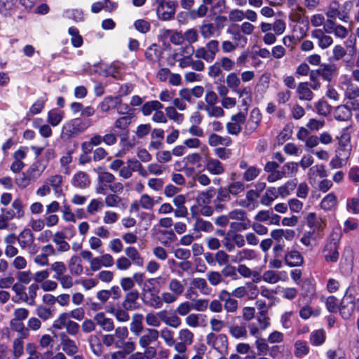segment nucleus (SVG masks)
Returning <instances> with one entry per match:
<instances>
[{"label": "nucleus", "instance_id": "10", "mask_svg": "<svg viewBox=\"0 0 359 359\" xmlns=\"http://www.w3.org/2000/svg\"><path fill=\"white\" fill-rule=\"evenodd\" d=\"M140 297V293L137 290H133L127 292L124 297L121 306L123 308L135 311L140 307V304L138 302Z\"/></svg>", "mask_w": 359, "mask_h": 359}, {"label": "nucleus", "instance_id": "1", "mask_svg": "<svg viewBox=\"0 0 359 359\" xmlns=\"http://www.w3.org/2000/svg\"><path fill=\"white\" fill-rule=\"evenodd\" d=\"M340 236L337 234H333L325 245L322 254L324 259L327 263H335L337 262L339 252V247Z\"/></svg>", "mask_w": 359, "mask_h": 359}, {"label": "nucleus", "instance_id": "17", "mask_svg": "<svg viewBox=\"0 0 359 359\" xmlns=\"http://www.w3.org/2000/svg\"><path fill=\"white\" fill-rule=\"evenodd\" d=\"M285 264L290 267L300 266L304 264V258L297 250L287 251L284 257Z\"/></svg>", "mask_w": 359, "mask_h": 359}, {"label": "nucleus", "instance_id": "16", "mask_svg": "<svg viewBox=\"0 0 359 359\" xmlns=\"http://www.w3.org/2000/svg\"><path fill=\"white\" fill-rule=\"evenodd\" d=\"M46 168L47 162H43V159H39L29 167L27 172L29 174V177L33 179V181H35L41 177Z\"/></svg>", "mask_w": 359, "mask_h": 359}, {"label": "nucleus", "instance_id": "47", "mask_svg": "<svg viewBox=\"0 0 359 359\" xmlns=\"http://www.w3.org/2000/svg\"><path fill=\"white\" fill-rule=\"evenodd\" d=\"M159 337H161L168 346L170 347L175 344L174 332L167 327L162 328L160 331L158 330Z\"/></svg>", "mask_w": 359, "mask_h": 359}, {"label": "nucleus", "instance_id": "3", "mask_svg": "<svg viewBox=\"0 0 359 359\" xmlns=\"http://www.w3.org/2000/svg\"><path fill=\"white\" fill-rule=\"evenodd\" d=\"M206 344L219 353L221 355H224L228 352V338L224 334H215L210 332L206 335Z\"/></svg>", "mask_w": 359, "mask_h": 359}, {"label": "nucleus", "instance_id": "12", "mask_svg": "<svg viewBox=\"0 0 359 359\" xmlns=\"http://www.w3.org/2000/svg\"><path fill=\"white\" fill-rule=\"evenodd\" d=\"M312 90L309 82H300L296 89L298 99L301 101L311 102L314 97Z\"/></svg>", "mask_w": 359, "mask_h": 359}, {"label": "nucleus", "instance_id": "11", "mask_svg": "<svg viewBox=\"0 0 359 359\" xmlns=\"http://www.w3.org/2000/svg\"><path fill=\"white\" fill-rule=\"evenodd\" d=\"M325 33L320 29H313L311 32V36L317 41L318 46L322 49L329 48L333 43L332 38Z\"/></svg>", "mask_w": 359, "mask_h": 359}, {"label": "nucleus", "instance_id": "8", "mask_svg": "<svg viewBox=\"0 0 359 359\" xmlns=\"http://www.w3.org/2000/svg\"><path fill=\"white\" fill-rule=\"evenodd\" d=\"M143 300L146 305L155 309H159L161 308V297L157 292L151 290L150 287H143Z\"/></svg>", "mask_w": 359, "mask_h": 359}, {"label": "nucleus", "instance_id": "2", "mask_svg": "<svg viewBox=\"0 0 359 359\" xmlns=\"http://www.w3.org/2000/svg\"><path fill=\"white\" fill-rule=\"evenodd\" d=\"M158 330L154 328H147L143 334H140L138 338V344L144 351L152 350L151 355L156 358L157 355V350L155 347L151 346V344L158 341Z\"/></svg>", "mask_w": 359, "mask_h": 359}, {"label": "nucleus", "instance_id": "61", "mask_svg": "<svg viewBox=\"0 0 359 359\" xmlns=\"http://www.w3.org/2000/svg\"><path fill=\"white\" fill-rule=\"evenodd\" d=\"M179 339L180 341L187 344L188 346L192 344L194 342V334L187 328L181 329L179 331Z\"/></svg>", "mask_w": 359, "mask_h": 359}, {"label": "nucleus", "instance_id": "37", "mask_svg": "<svg viewBox=\"0 0 359 359\" xmlns=\"http://www.w3.org/2000/svg\"><path fill=\"white\" fill-rule=\"evenodd\" d=\"M337 205V197L334 193H330L326 195L321 201L320 206L321 209L329 211L336 207Z\"/></svg>", "mask_w": 359, "mask_h": 359}, {"label": "nucleus", "instance_id": "35", "mask_svg": "<svg viewBox=\"0 0 359 359\" xmlns=\"http://www.w3.org/2000/svg\"><path fill=\"white\" fill-rule=\"evenodd\" d=\"M9 325L13 331L18 332L20 339H26L29 336V330L22 321L12 320L9 322Z\"/></svg>", "mask_w": 359, "mask_h": 359}, {"label": "nucleus", "instance_id": "27", "mask_svg": "<svg viewBox=\"0 0 359 359\" xmlns=\"http://www.w3.org/2000/svg\"><path fill=\"white\" fill-rule=\"evenodd\" d=\"M327 176V172L323 165H316L309 168L307 177L310 183L315 182L318 177L324 178Z\"/></svg>", "mask_w": 359, "mask_h": 359}, {"label": "nucleus", "instance_id": "56", "mask_svg": "<svg viewBox=\"0 0 359 359\" xmlns=\"http://www.w3.org/2000/svg\"><path fill=\"white\" fill-rule=\"evenodd\" d=\"M133 118V116L131 115L121 116L114 122V128L121 130H126L131 123Z\"/></svg>", "mask_w": 359, "mask_h": 359}, {"label": "nucleus", "instance_id": "36", "mask_svg": "<svg viewBox=\"0 0 359 359\" xmlns=\"http://www.w3.org/2000/svg\"><path fill=\"white\" fill-rule=\"evenodd\" d=\"M168 290L180 297L185 290V286L182 282L177 278L170 279L168 285Z\"/></svg>", "mask_w": 359, "mask_h": 359}, {"label": "nucleus", "instance_id": "57", "mask_svg": "<svg viewBox=\"0 0 359 359\" xmlns=\"http://www.w3.org/2000/svg\"><path fill=\"white\" fill-rule=\"evenodd\" d=\"M31 181H33V179L29 177V174L27 172H22L15 178V182L17 184V186L20 189H23L27 187Z\"/></svg>", "mask_w": 359, "mask_h": 359}, {"label": "nucleus", "instance_id": "49", "mask_svg": "<svg viewBox=\"0 0 359 359\" xmlns=\"http://www.w3.org/2000/svg\"><path fill=\"white\" fill-rule=\"evenodd\" d=\"M231 196H236L244 192L245 189V185L243 182L235 181L229 183L226 187Z\"/></svg>", "mask_w": 359, "mask_h": 359}, {"label": "nucleus", "instance_id": "59", "mask_svg": "<svg viewBox=\"0 0 359 359\" xmlns=\"http://www.w3.org/2000/svg\"><path fill=\"white\" fill-rule=\"evenodd\" d=\"M226 83L233 92L237 91L241 85V80L236 73H230L226 78Z\"/></svg>", "mask_w": 359, "mask_h": 359}, {"label": "nucleus", "instance_id": "4", "mask_svg": "<svg viewBox=\"0 0 359 359\" xmlns=\"http://www.w3.org/2000/svg\"><path fill=\"white\" fill-rule=\"evenodd\" d=\"M222 244L229 252L234 251L236 247L243 248L245 245V236L236 232L229 231L224 237Z\"/></svg>", "mask_w": 359, "mask_h": 359}, {"label": "nucleus", "instance_id": "53", "mask_svg": "<svg viewBox=\"0 0 359 359\" xmlns=\"http://www.w3.org/2000/svg\"><path fill=\"white\" fill-rule=\"evenodd\" d=\"M36 313L40 319L46 321L53 318L54 311L43 305H39L36 309Z\"/></svg>", "mask_w": 359, "mask_h": 359}, {"label": "nucleus", "instance_id": "7", "mask_svg": "<svg viewBox=\"0 0 359 359\" xmlns=\"http://www.w3.org/2000/svg\"><path fill=\"white\" fill-rule=\"evenodd\" d=\"M246 120V114L244 112H239L231 116V121L226 123V130L229 134L238 135L242 130V124Z\"/></svg>", "mask_w": 359, "mask_h": 359}, {"label": "nucleus", "instance_id": "58", "mask_svg": "<svg viewBox=\"0 0 359 359\" xmlns=\"http://www.w3.org/2000/svg\"><path fill=\"white\" fill-rule=\"evenodd\" d=\"M72 161V152L68 151L64 156H62L60 162L61 164V170L64 174L69 175L71 172V169L69 168V164Z\"/></svg>", "mask_w": 359, "mask_h": 359}, {"label": "nucleus", "instance_id": "18", "mask_svg": "<svg viewBox=\"0 0 359 359\" xmlns=\"http://www.w3.org/2000/svg\"><path fill=\"white\" fill-rule=\"evenodd\" d=\"M241 100V105L247 111L252 102V90L248 86H242L235 91Z\"/></svg>", "mask_w": 359, "mask_h": 359}, {"label": "nucleus", "instance_id": "28", "mask_svg": "<svg viewBox=\"0 0 359 359\" xmlns=\"http://www.w3.org/2000/svg\"><path fill=\"white\" fill-rule=\"evenodd\" d=\"M208 142L210 147H217L219 145L229 147L231 144L232 140L228 136L222 137L215 133H212L208 136Z\"/></svg>", "mask_w": 359, "mask_h": 359}, {"label": "nucleus", "instance_id": "9", "mask_svg": "<svg viewBox=\"0 0 359 359\" xmlns=\"http://www.w3.org/2000/svg\"><path fill=\"white\" fill-rule=\"evenodd\" d=\"M17 241L22 250L34 248V235L30 229H23L17 237Z\"/></svg>", "mask_w": 359, "mask_h": 359}, {"label": "nucleus", "instance_id": "5", "mask_svg": "<svg viewBox=\"0 0 359 359\" xmlns=\"http://www.w3.org/2000/svg\"><path fill=\"white\" fill-rule=\"evenodd\" d=\"M258 255L255 250L250 248H241L235 254L230 256V260L234 264H241L245 262H251L257 259Z\"/></svg>", "mask_w": 359, "mask_h": 359}, {"label": "nucleus", "instance_id": "6", "mask_svg": "<svg viewBox=\"0 0 359 359\" xmlns=\"http://www.w3.org/2000/svg\"><path fill=\"white\" fill-rule=\"evenodd\" d=\"M205 169L212 175H222L225 172V167L217 158L206 154L204 160Z\"/></svg>", "mask_w": 359, "mask_h": 359}, {"label": "nucleus", "instance_id": "51", "mask_svg": "<svg viewBox=\"0 0 359 359\" xmlns=\"http://www.w3.org/2000/svg\"><path fill=\"white\" fill-rule=\"evenodd\" d=\"M262 278L264 282L270 284H276L280 280H283L280 276V273L273 270L265 271Z\"/></svg>", "mask_w": 359, "mask_h": 359}, {"label": "nucleus", "instance_id": "31", "mask_svg": "<svg viewBox=\"0 0 359 359\" xmlns=\"http://www.w3.org/2000/svg\"><path fill=\"white\" fill-rule=\"evenodd\" d=\"M229 217L231 219L242 221V229L245 230L250 226V222L247 218L246 212L241 209H236L229 213Z\"/></svg>", "mask_w": 359, "mask_h": 359}, {"label": "nucleus", "instance_id": "32", "mask_svg": "<svg viewBox=\"0 0 359 359\" xmlns=\"http://www.w3.org/2000/svg\"><path fill=\"white\" fill-rule=\"evenodd\" d=\"M66 236L62 231H57L53 234V241L58 245L57 251L60 252L69 250L70 245L65 241Z\"/></svg>", "mask_w": 359, "mask_h": 359}, {"label": "nucleus", "instance_id": "54", "mask_svg": "<svg viewBox=\"0 0 359 359\" xmlns=\"http://www.w3.org/2000/svg\"><path fill=\"white\" fill-rule=\"evenodd\" d=\"M204 110L209 117L221 118L224 116V111L221 107L212 105L204 106Z\"/></svg>", "mask_w": 359, "mask_h": 359}, {"label": "nucleus", "instance_id": "43", "mask_svg": "<svg viewBox=\"0 0 359 359\" xmlns=\"http://www.w3.org/2000/svg\"><path fill=\"white\" fill-rule=\"evenodd\" d=\"M334 116L338 121H348L351 117V111L346 105H339L335 109Z\"/></svg>", "mask_w": 359, "mask_h": 359}, {"label": "nucleus", "instance_id": "41", "mask_svg": "<svg viewBox=\"0 0 359 359\" xmlns=\"http://www.w3.org/2000/svg\"><path fill=\"white\" fill-rule=\"evenodd\" d=\"M163 104L158 100H152L145 102L142 107V113L144 116H149L153 111L162 109Z\"/></svg>", "mask_w": 359, "mask_h": 359}, {"label": "nucleus", "instance_id": "23", "mask_svg": "<svg viewBox=\"0 0 359 359\" xmlns=\"http://www.w3.org/2000/svg\"><path fill=\"white\" fill-rule=\"evenodd\" d=\"M231 194L226 187H220L217 192V196L213 201L214 206L216 210L224 208L222 203H226L231 201Z\"/></svg>", "mask_w": 359, "mask_h": 359}, {"label": "nucleus", "instance_id": "13", "mask_svg": "<svg viewBox=\"0 0 359 359\" xmlns=\"http://www.w3.org/2000/svg\"><path fill=\"white\" fill-rule=\"evenodd\" d=\"M93 320L95 321L96 325L100 326L104 332H109L114 330L115 325L114 320L107 317L104 312L96 313Z\"/></svg>", "mask_w": 359, "mask_h": 359}, {"label": "nucleus", "instance_id": "33", "mask_svg": "<svg viewBox=\"0 0 359 359\" xmlns=\"http://www.w3.org/2000/svg\"><path fill=\"white\" fill-rule=\"evenodd\" d=\"M88 342L92 353L95 355L100 356L102 355L103 352V345L97 335H90L88 338Z\"/></svg>", "mask_w": 359, "mask_h": 359}, {"label": "nucleus", "instance_id": "60", "mask_svg": "<svg viewBox=\"0 0 359 359\" xmlns=\"http://www.w3.org/2000/svg\"><path fill=\"white\" fill-rule=\"evenodd\" d=\"M63 118V112L53 109L48 113V122L52 126H57Z\"/></svg>", "mask_w": 359, "mask_h": 359}, {"label": "nucleus", "instance_id": "55", "mask_svg": "<svg viewBox=\"0 0 359 359\" xmlns=\"http://www.w3.org/2000/svg\"><path fill=\"white\" fill-rule=\"evenodd\" d=\"M325 15L328 18L331 19H335L337 17H339L341 13L339 11V1L336 0L332 1L328 6Z\"/></svg>", "mask_w": 359, "mask_h": 359}, {"label": "nucleus", "instance_id": "29", "mask_svg": "<svg viewBox=\"0 0 359 359\" xmlns=\"http://www.w3.org/2000/svg\"><path fill=\"white\" fill-rule=\"evenodd\" d=\"M126 256L131 261L133 264L138 266H143L144 259L140 254L139 251L133 246L127 247L125 249Z\"/></svg>", "mask_w": 359, "mask_h": 359}, {"label": "nucleus", "instance_id": "15", "mask_svg": "<svg viewBox=\"0 0 359 359\" xmlns=\"http://www.w3.org/2000/svg\"><path fill=\"white\" fill-rule=\"evenodd\" d=\"M316 70L317 74H318L323 79L330 82L333 77L337 75L338 69L334 64H323L321 65L320 68Z\"/></svg>", "mask_w": 359, "mask_h": 359}, {"label": "nucleus", "instance_id": "63", "mask_svg": "<svg viewBox=\"0 0 359 359\" xmlns=\"http://www.w3.org/2000/svg\"><path fill=\"white\" fill-rule=\"evenodd\" d=\"M294 348V355L299 358L307 355L309 352V348L306 342L302 340H298L295 342Z\"/></svg>", "mask_w": 359, "mask_h": 359}, {"label": "nucleus", "instance_id": "52", "mask_svg": "<svg viewBox=\"0 0 359 359\" xmlns=\"http://www.w3.org/2000/svg\"><path fill=\"white\" fill-rule=\"evenodd\" d=\"M229 333L231 337L236 339L246 338L248 335L246 327L243 325L231 326Z\"/></svg>", "mask_w": 359, "mask_h": 359}, {"label": "nucleus", "instance_id": "14", "mask_svg": "<svg viewBox=\"0 0 359 359\" xmlns=\"http://www.w3.org/2000/svg\"><path fill=\"white\" fill-rule=\"evenodd\" d=\"M175 11V4L172 1H167L165 4L158 5L156 13L160 19L168 20L174 16Z\"/></svg>", "mask_w": 359, "mask_h": 359}, {"label": "nucleus", "instance_id": "64", "mask_svg": "<svg viewBox=\"0 0 359 359\" xmlns=\"http://www.w3.org/2000/svg\"><path fill=\"white\" fill-rule=\"evenodd\" d=\"M103 207V203L98 198L92 199L86 207L87 212L90 215H94L99 212Z\"/></svg>", "mask_w": 359, "mask_h": 359}, {"label": "nucleus", "instance_id": "42", "mask_svg": "<svg viewBox=\"0 0 359 359\" xmlns=\"http://www.w3.org/2000/svg\"><path fill=\"white\" fill-rule=\"evenodd\" d=\"M344 85L346 87L344 92V95L346 98L353 100L359 97V87L357 85L350 80L344 82Z\"/></svg>", "mask_w": 359, "mask_h": 359}, {"label": "nucleus", "instance_id": "24", "mask_svg": "<svg viewBox=\"0 0 359 359\" xmlns=\"http://www.w3.org/2000/svg\"><path fill=\"white\" fill-rule=\"evenodd\" d=\"M306 221L307 225L313 229L312 231L323 229L326 225L325 222L320 217L317 216L315 212L308 213L306 217Z\"/></svg>", "mask_w": 359, "mask_h": 359}, {"label": "nucleus", "instance_id": "22", "mask_svg": "<svg viewBox=\"0 0 359 359\" xmlns=\"http://www.w3.org/2000/svg\"><path fill=\"white\" fill-rule=\"evenodd\" d=\"M46 182L50 186L56 195L57 197L62 194V185L63 183V177L61 175H53L48 177L46 180Z\"/></svg>", "mask_w": 359, "mask_h": 359}, {"label": "nucleus", "instance_id": "21", "mask_svg": "<svg viewBox=\"0 0 359 359\" xmlns=\"http://www.w3.org/2000/svg\"><path fill=\"white\" fill-rule=\"evenodd\" d=\"M122 100L120 96H108L103 99L99 104V108L102 112H107L111 109L116 108L121 104Z\"/></svg>", "mask_w": 359, "mask_h": 359}, {"label": "nucleus", "instance_id": "20", "mask_svg": "<svg viewBox=\"0 0 359 359\" xmlns=\"http://www.w3.org/2000/svg\"><path fill=\"white\" fill-rule=\"evenodd\" d=\"M144 316L141 313H135L132 316L129 327L130 332L135 337H139L144 330Z\"/></svg>", "mask_w": 359, "mask_h": 359}, {"label": "nucleus", "instance_id": "44", "mask_svg": "<svg viewBox=\"0 0 359 359\" xmlns=\"http://www.w3.org/2000/svg\"><path fill=\"white\" fill-rule=\"evenodd\" d=\"M326 334L323 330H316L311 332L310 335V343L315 346H320L325 341Z\"/></svg>", "mask_w": 359, "mask_h": 359}, {"label": "nucleus", "instance_id": "45", "mask_svg": "<svg viewBox=\"0 0 359 359\" xmlns=\"http://www.w3.org/2000/svg\"><path fill=\"white\" fill-rule=\"evenodd\" d=\"M70 320L71 319L67 312L61 313L53 321L52 327L55 330H60L65 328Z\"/></svg>", "mask_w": 359, "mask_h": 359}, {"label": "nucleus", "instance_id": "39", "mask_svg": "<svg viewBox=\"0 0 359 359\" xmlns=\"http://www.w3.org/2000/svg\"><path fill=\"white\" fill-rule=\"evenodd\" d=\"M278 191L275 187H269L266 189L265 194L262 196L260 203L263 205L269 206L273 201L278 198Z\"/></svg>", "mask_w": 359, "mask_h": 359}, {"label": "nucleus", "instance_id": "46", "mask_svg": "<svg viewBox=\"0 0 359 359\" xmlns=\"http://www.w3.org/2000/svg\"><path fill=\"white\" fill-rule=\"evenodd\" d=\"M128 311L123 307L118 309L111 308L109 313L112 314L118 322L126 323L130 320Z\"/></svg>", "mask_w": 359, "mask_h": 359}, {"label": "nucleus", "instance_id": "30", "mask_svg": "<svg viewBox=\"0 0 359 359\" xmlns=\"http://www.w3.org/2000/svg\"><path fill=\"white\" fill-rule=\"evenodd\" d=\"M261 119L262 115L259 110L257 108L253 109L250 112V116L246 124L245 130L250 133L253 132L259 126Z\"/></svg>", "mask_w": 359, "mask_h": 359}, {"label": "nucleus", "instance_id": "19", "mask_svg": "<svg viewBox=\"0 0 359 359\" xmlns=\"http://www.w3.org/2000/svg\"><path fill=\"white\" fill-rule=\"evenodd\" d=\"M60 344L62 351L69 355H73L79 351L75 341L71 339L66 334L63 333L60 335Z\"/></svg>", "mask_w": 359, "mask_h": 359}, {"label": "nucleus", "instance_id": "38", "mask_svg": "<svg viewBox=\"0 0 359 359\" xmlns=\"http://www.w3.org/2000/svg\"><path fill=\"white\" fill-rule=\"evenodd\" d=\"M129 334L128 327L126 326H119L114 327V333L113 334L116 341V348H121V344L128 338Z\"/></svg>", "mask_w": 359, "mask_h": 359}, {"label": "nucleus", "instance_id": "34", "mask_svg": "<svg viewBox=\"0 0 359 359\" xmlns=\"http://www.w3.org/2000/svg\"><path fill=\"white\" fill-rule=\"evenodd\" d=\"M191 285L194 289H197L203 295H209L211 288L208 286L205 279L203 278H194L191 281Z\"/></svg>", "mask_w": 359, "mask_h": 359}, {"label": "nucleus", "instance_id": "50", "mask_svg": "<svg viewBox=\"0 0 359 359\" xmlns=\"http://www.w3.org/2000/svg\"><path fill=\"white\" fill-rule=\"evenodd\" d=\"M139 204L142 206V209L151 210L156 205L154 198L147 194H144L139 198Z\"/></svg>", "mask_w": 359, "mask_h": 359}, {"label": "nucleus", "instance_id": "62", "mask_svg": "<svg viewBox=\"0 0 359 359\" xmlns=\"http://www.w3.org/2000/svg\"><path fill=\"white\" fill-rule=\"evenodd\" d=\"M122 201V198L115 194H109L104 198L105 205L108 208L118 207Z\"/></svg>", "mask_w": 359, "mask_h": 359}, {"label": "nucleus", "instance_id": "25", "mask_svg": "<svg viewBox=\"0 0 359 359\" xmlns=\"http://www.w3.org/2000/svg\"><path fill=\"white\" fill-rule=\"evenodd\" d=\"M12 291L15 294V296L12 297V301L14 303H26L27 297L25 285L19 282H16L12 286Z\"/></svg>", "mask_w": 359, "mask_h": 359}, {"label": "nucleus", "instance_id": "40", "mask_svg": "<svg viewBox=\"0 0 359 359\" xmlns=\"http://www.w3.org/2000/svg\"><path fill=\"white\" fill-rule=\"evenodd\" d=\"M73 184L81 189H85L90 184L88 175L82 171L77 172L73 178Z\"/></svg>", "mask_w": 359, "mask_h": 359}, {"label": "nucleus", "instance_id": "48", "mask_svg": "<svg viewBox=\"0 0 359 359\" xmlns=\"http://www.w3.org/2000/svg\"><path fill=\"white\" fill-rule=\"evenodd\" d=\"M68 266L70 272L73 275L79 276L83 272V266L81 264V259L76 255L71 257Z\"/></svg>", "mask_w": 359, "mask_h": 359}, {"label": "nucleus", "instance_id": "26", "mask_svg": "<svg viewBox=\"0 0 359 359\" xmlns=\"http://www.w3.org/2000/svg\"><path fill=\"white\" fill-rule=\"evenodd\" d=\"M193 230L196 233H211L214 230L212 224L201 217H196L193 224Z\"/></svg>", "mask_w": 359, "mask_h": 359}]
</instances>
